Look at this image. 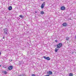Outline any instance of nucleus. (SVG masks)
I'll return each mask as SVG.
<instances>
[{
    "instance_id": "nucleus-1",
    "label": "nucleus",
    "mask_w": 76,
    "mask_h": 76,
    "mask_svg": "<svg viewBox=\"0 0 76 76\" xmlns=\"http://www.w3.org/2000/svg\"><path fill=\"white\" fill-rule=\"evenodd\" d=\"M3 31L4 34H5V35H7V34L8 32V30L7 29V28H4V29H3Z\"/></svg>"
},
{
    "instance_id": "nucleus-2",
    "label": "nucleus",
    "mask_w": 76,
    "mask_h": 76,
    "mask_svg": "<svg viewBox=\"0 0 76 76\" xmlns=\"http://www.w3.org/2000/svg\"><path fill=\"white\" fill-rule=\"evenodd\" d=\"M62 45H62V43H59L58 45H56V46L57 47V48H60L62 47Z\"/></svg>"
},
{
    "instance_id": "nucleus-3",
    "label": "nucleus",
    "mask_w": 76,
    "mask_h": 76,
    "mask_svg": "<svg viewBox=\"0 0 76 76\" xmlns=\"http://www.w3.org/2000/svg\"><path fill=\"white\" fill-rule=\"evenodd\" d=\"M43 58H44L45 59H46V60H50V58L49 57L44 56Z\"/></svg>"
},
{
    "instance_id": "nucleus-4",
    "label": "nucleus",
    "mask_w": 76,
    "mask_h": 76,
    "mask_svg": "<svg viewBox=\"0 0 76 76\" xmlns=\"http://www.w3.org/2000/svg\"><path fill=\"white\" fill-rule=\"evenodd\" d=\"M44 6H45V2H44L42 4V5L41 6V8L42 9H43V8L44 7Z\"/></svg>"
},
{
    "instance_id": "nucleus-5",
    "label": "nucleus",
    "mask_w": 76,
    "mask_h": 76,
    "mask_svg": "<svg viewBox=\"0 0 76 76\" xmlns=\"http://www.w3.org/2000/svg\"><path fill=\"white\" fill-rule=\"evenodd\" d=\"M12 69H13V66H10L8 68V69L10 70H12Z\"/></svg>"
},
{
    "instance_id": "nucleus-6",
    "label": "nucleus",
    "mask_w": 76,
    "mask_h": 76,
    "mask_svg": "<svg viewBox=\"0 0 76 76\" xmlns=\"http://www.w3.org/2000/svg\"><path fill=\"white\" fill-rule=\"evenodd\" d=\"M66 9L65 7L64 6H62L61 7V10H64Z\"/></svg>"
},
{
    "instance_id": "nucleus-7",
    "label": "nucleus",
    "mask_w": 76,
    "mask_h": 76,
    "mask_svg": "<svg viewBox=\"0 0 76 76\" xmlns=\"http://www.w3.org/2000/svg\"><path fill=\"white\" fill-rule=\"evenodd\" d=\"M47 73L48 75H51L53 74V72L51 71H49L47 72Z\"/></svg>"
},
{
    "instance_id": "nucleus-8",
    "label": "nucleus",
    "mask_w": 76,
    "mask_h": 76,
    "mask_svg": "<svg viewBox=\"0 0 76 76\" xmlns=\"http://www.w3.org/2000/svg\"><path fill=\"white\" fill-rule=\"evenodd\" d=\"M2 73L4 74H5V75H6L7 73V72H6V71L4 70H3L2 71Z\"/></svg>"
},
{
    "instance_id": "nucleus-9",
    "label": "nucleus",
    "mask_w": 76,
    "mask_h": 76,
    "mask_svg": "<svg viewBox=\"0 0 76 76\" xmlns=\"http://www.w3.org/2000/svg\"><path fill=\"white\" fill-rule=\"evenodd\" d=\"M62 25L64 26H67V23H64L62 24Z\"/></svg>"
},
{
    "instance_id": "nucleus-10",
    "label": "nucleus",
    "mask_w": 76,
    "mask_h": 76,
    "mask_svg": "<svg viewBox=\"0 0 76 76\" xmlns=\"http://www.w3.org/2000/svg\"><path fill=\"white\" fill-rule=\"evenodd\" d=\"M12 10V6H10L8 7V10Z\"/></svg>"
},
{
    "instance_id": "nucleus-11",
    "label": "nucleus",
    "mask_w": 76,
    "mask_h": 76,
    "mask_svg": "<svg viewBox=\"0 0 76 76\" xmlns=\"http://www.w3.org/2000/svg\"><path fill=\"white\" fill-rule=\"evenodd\" d=\"M66 41H69V38L68 37H66Z\"/></svg>"
},
{
    "instance_id": "nucleus-12",
    "label": "nucleus",
    "mask_w": 76,
    "mask_h": 76,
    "mask_svg": "<svg viewBox=\"0 0 76 76\" xmlns=\"http://www.w3.org/2000/svg\"><path fill=\"white\" fill-rule=\"evenodd\" d=\"M19 17H20V18H23V15H19Z\"/></svg>"
},
{
    "instance_id": "nucleus-13",
    "label": "nucleus",
    "mask_w": 76,
    "mask_h": 76,
    "mask_svg": "<svg viewBox=\"0 0 76 76\" xmlns=\"http://www.w3.org/2000/svg\"><path fill=\"white\" fill-rule=\"evenodd\" d=\"M40 14L41 15H44V11H42L40 12Z\"/></svg>"
},
{
    "instance_id": "nucleus-14",
    "label": "nucleus",
    "mask_w": 76,
    "mask_h": 76,
    "mask_svg": "<svg viewBox=\"0 0 76 76\" xmlns=\"http://www.w3.org/2000/svg\"><path fill=\"white\" fill-rule=\"evenodd\" d=\"M58 49H56V48L55 50V52H57V51H58Z\"/></svg>"
},
{
    "instance_id": "nucleus-15",
    "label": "nucleus",
    "mask_w": 76,
    "mask_h": 76,
    "mask_svg": "<svg viewBox=\"0 0 76 76\" xmlns=\"http://www.w3.org/2000/svg\"><path fill=\"white\" fill-rule=\"evenodd\" d=\"M73 76V75H72V73H70L69 74V76Z\"/></svg>"
},
{
    "instance_id": "nucleus-16",
    "label": "nucleus",
    "mask_w": 76,
    "mask_h": 76,
    "mask_svg": "<svg viewBox=\"0 0 76 76\" xmlns=\"http://www.w3.org/2000/svg\"><path fill=\"white\" fill-rule=\"evenodd\" d=\"M21 75V76H25V75H24V74H22L21 75Z\"/></svg>"
},
{
    "instance_id": "nucleus-17",
    "label": "nucleus",
    "mask_w": 76,
    "mask_h": 76,
    "mask_svg": "<svg viewBox=\"0 0 76 76\" xmlns=\"http://www.w3.org/2000/svg\"><path fill=\"white\" fill-rule=\"evenodd\" d=\"M31 76H35V74H33L31 75Z\"/></svg>"
},
{
    "instance_id": "nucleus-18",
    "label": "nucleus",
    "mask_w": 76,
    "mask_h": 76,
    "mask_svg": "<svg viewBox=\"0 0 76 76\" xmlns=\"http://www.w3.org/2000/svg\"><path fill=\"white\" fill-rule=\"evenodd\" d=\"M35 13H38V12L37 11H35Z\"/></svg>"
},
{
    "instance_id": "nucleus-19",
    "label": "nucleus",
    "mask_w": 76,
    "mask_h": 76,
    "mask_svg": "<svg viewBox=\"0 0 76 76\" xmlns=\"http://www.w3.org/2000/svg\"><path fill=\"white\" fill-rule=\"evenodd\" d=\"M55 42H57V40H56L55 41Z\"/></svg>"
},
{
    "instance_id": "nucleus-20",
    "label": "nucleus",
    "mask_w": 76,
    "mask_h": 76,
    "mask_svg": "<svg viewBox=\"0 0 76 76\" xmlns=\"http://www.w3.org/2000/svg\"><path fill=\"white\" fill-rule=\"evenodd\" d=\"M4 37L2 38L3 39H4V36H3Z\"/></svg>"
},
{
    "instance_id": "nucleus-21",
    "label": "nucleus",
    "mask_w": 76,
    "mask_h": 76,
    "mask_svg": "<svg viewBox=\"0 0 76 76\" xmlns=\"http://www.w3.org/2000/svg\"><path fill=\"white\" fill-rule=\"evenodd\" d=\"M1 66V65H0V67Z\"/></svg>"
},
{
    "instance_id": "nucleus-22",
    "label": "nucleus",
    "mask_w": 76,
    "mask_h": 76,
    "mask_svg": "<svg viewBox=\"0 0 76 76\" xmlns=\"http://www.w3.org/2000/svg\"><path fill=\"white\" fill-rule=\"evenodd\" d=\"M0 55H1V52H0Z\"/></svg>"
},
{
    "instance_id": "nucleus-23",
    "label": "nucleus",
    "mask_w": 76,
    "mask_h": 76,
    "mask_svg": "<svg viewBox=\"0 0 76 76\" xmlns=\"http://www.w3.org/2000/svg\"><path fill=\"white\" fill-rule=\"evenodd\" d=\"M19 64H21V63H20Z\"/></svg>"
},
{
    "instance_id": "nucleus-24",
    "label": "nucleus",
    "mask_w": 76,
    "mask_h": 76,
    "mask_svg": "<svg viewBox=\"0 0 76 76\" xmlns=\"http://www.w3.org/2000/svg\"><path fill=\"white\" fill-rule=\"evenodd\" d=\"M12 61V60H11V61Z\"/></svg>"
},
{
    "instance_id": "nucleus-25",
    "label": "nucleus",
    "mask_w": 76,
    "mask_h": 76,
    "mask_svg": "<svg viewBox=\"0 0 76 76\" xmlns=\"http://www.w3.org/2000/svg\"><path fill=\"white\" fill-rule=\"evenodd\" d=\"M37 76H38V75H37Z\"/></svg>"
}]
</instances>
